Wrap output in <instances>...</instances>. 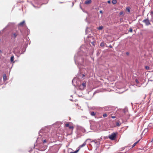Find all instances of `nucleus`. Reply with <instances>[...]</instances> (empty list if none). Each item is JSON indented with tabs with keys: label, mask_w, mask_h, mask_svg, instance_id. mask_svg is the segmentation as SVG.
Returning a JSON list of instances; mask_svg holds the SVG:
<instances>
[{
	"label": "nucleus",
	"mask_w": 153,
	"mask_h": 153,
	"mask_svg": "<svg viewBox=\"0 0 153 153\" xmlns=\"http://www.w3.org/2000/svg\"><path fill=\"white\" fill-rule=\"evenodd\" d=\"M100 46L101 47H103L104 46V44L103 42H102L100 43Z\"/></svg>",
	"instance_id": "2eb2a0df"
},
{
	"label": "nucleus",
	"mask_w": 153,
	"mask_h": 153,
	"mask_svg": "<svg viewBox=\"0 0 153 153\" xmlns=\"http://www.w3.org/2000/svg\"><path fill=\"white\" fill-rule=\"evenodd\" d=\"M117 133H113L111 135L108 136V138L111 140H114L116 137Z\"/></svg>",
	"instance_id": "f257e3e1"
},
{
	"label": "nucleus",
	"mask_w": 153,
	"mask_h": 153,
	"mask_svg": "<svg viewBox=\"0 0 153 153\" xmlns=\"http://www.w3.org/2000/svg\"><path fill=\"white\" fill-rule=\"evenodd\" d=\"M86 82L85 81V82L82 83L81 85H80V87L81 88L82 87V89H84L86 87Z\"/></svg>",
	"instance_id": "39448f33"
},
{
	"label": "nucleus",
	"mask_w": 153,
	"mask_h": 153,
	"mask_svg": "<svg viewBox=\"0 0 153 153\" xmlns=\"http://www.w3.org/2000/svg\"><path fill=\"white\" fill-rule=\"evenodd\" d=\"M111 117L112 118H116V117L115 116H111Z\"/></svg>",
	"instance_id": "b1692460"
},
{
	"label": "nucleus",
	"mask_w": 153,
	"mask_h": 153,
	"mask_svg": "<svg viewBox=\"0 0 153 153\" xmlns=\"http://www.w3.org/2000/svg\"><path fill=\"white\" fill-rule=\"evenodd\" d=\"M135 81H136V83L137 84H138V83H139V81H138V79H136Z\"/></svg>",
	"instance_id": "412c9836"
},
{
	"label": "nucleus",
	"mask_w": 153,
	"mask_h": 153,
	"mask_svg": "<svg viewBox=\"0 0 153 153\" xmlns=\"http://www.w3.org/2000/svg\"><path fill=\"white\" fill-rule=\"evenodd\" d=\"M151 13H152V14L153 13V12H151Z\"/></svg>",
	"instance_id": "c85d7f7f"
},
{
	"label": "nucleus",
	"mask_w": 153,
	"mask_h": 153,
	"mask_svg": "<svg viewBox=\"0 0 153 153\" xmlns=\"http://www.w3.org/2000/svg\"><path fill=\"white\" fill-rule=\"evenodd\" d=\"M25 23V22L24 21H23L22 22H21L19 24V25L20 26H23Z\"/></svg>",
	"instance_id": "6e6552de"
},
{
	"label": "nucleus",
	"mask_w": 153,
	"mask_h": 153,
	"mask_svg": "<svg viewBox=\"0 0 153 153\" xmlns=\"http://www.w3.org/2000/svg\"><path fill=\"white\" fill-rule=\"evenodd\" d=\"M117 2V1H116V0H113L112 1V3L113 4H116Z\"/></svg>",
	"instance_id": "ddd939ff"
},
{
	"label": "nucleus",
	"mask_w": 153,
	"mask_h": 153,
	"mask_svg": "<svg viewBox=\"0 0 153 153\" xmlns=\"http://www.w3.org/2000/svg\"><path fill=\"white\" fill-rule=\"evenodd\" d=\"M143 22L146 25H149L151 24V23L148 19H146L143 20Z\"/></svg>",
	"instance_id": "20e7f679"
},
{
	"label": "nucleus",
	"mask_w": 153,
	"mask_h": 153,
	"mask_svg": "<svg viewBox=\"0 0 153 153\" xmlns=\"http://www.w3.org/2000/svg\"><path fill=\"white\" fill-rule=\"evenodd\" d=\"M108 3H109V4L110 3H111V1H108Z\"/></svg>",
	"instance_id": "a878e982"
},
{
	"label": "nucleus",
	"mask_w": 153,
	"mask_h": 153,
	"mask_svg": "<svg viewBox=\"0 0 153 153\" xmlns=\"http://www.w3.org/2000/svg\"><path fill=\"white\" fill-rule=\"evenodd\" d=\"M92 2L91 0H87L85 1V4H91Z\"/></svg>",
	"instance_id": "423d86ee"
},
{
	"label": "nucleus",
	"mask_w": 153,
	"mask_h": 153,
	"mask_svg": "<svg viewBox=\"0 0 153 153\" xmlns=\"http://www.w3.org/2000/svg\"><path fill=\"white\" fill-rule=\"evenodd\" d=\"M100 13H102V10H101L100 11Z\"/></svg>",
	"instance_id": "bb28decb"
},
{
	"label": "nucleus",
	"mask_w": 153,
	"mask_h": 153,
	"mask_svg": "<svg viewBox=\"0 0 153 153\" xmlns=\"http://www.w3.org/2000/svg\"><path fill=\"white\" fill-rule=\"evenodd\" d=\"M79 150H80L78 148V149L76 150V151H75L74 152H70V153H77L79 151Z\"/></svg>",
	"instance_id": "1a4fd4ad"
},
{
	"label": "nucleus",
	"mask_w": 153,
	"mask_h": 153,
	"mask_svg": "<svg viewBox=\"0 0 153 153\" xmlns=\"http://www.w3.org/2000/svg\"><path fill=\"white\" fill-rule=\"evenodd\" d=\"M152 140H153V138L152 139Z\"/></svg>",
	"instance_id": "2f4dec72"
},
{
	"label": "nucleus",
	"mask_w": 153,
	"mask_h": 153,
	"mask_svg": "<svg viewBox=\"0 0 153 153\" xmlns=\"http://www.w3.org/2000/svg\"><path fill=\"white\" fill-rule=\"evenodd\" d=\"M39 150L41 151V150L40 149H39Z\"/></svg>",
	"instance_id": "7c9ffc66"
},
{
	"label": "nucleus",
	"mask_w": 153,
	"mask_h": 153,
	"mask_svg": "<svg viewBox=\"0 0 153 153\" xmlns=\"http://www.w3.org/2000/svg\"><path fill=\"white\" fill-rule=\"evenodd\" d=\"M145 68L146 70H149L150 69V68L148 66H146L145 67Z\"/></svg>",
	"instance_id": "a211bd4d"
},
{
	"label": "nucleus",
	"mask_w": 153,
	"mask_h": 153,
	"mask_svg": "<svg viewBox=\"0 0 153 153\" xmlns=\"http://www.w3.org/2000/svg\"><path fill=\"white\" fill-rule=\"evenodd\" d=\"M46 142V140H44L43 141V143H45Z\"/></svg>",
	"instance_id": "393cba45"
},
{
	"label": "nucleus",
	"mask_w": 153,
	"mask_h": 153,
	"mask_svg": "<svg viewBox=\"0 0 153 153\" xmlns=\"http://www.w3.org/2000/svg\"><path fill=\"white\" fill-rule=\"evenodd\" d=\"M129 32H132V29L131 28H130L129 30Z\"/></svg>",
	"instance_id": "4be33fe9"
},
{
	"label": "nucleus",
	"mask_w": 153,
	"mask_h": 153,
	"mask_svg": "<svg viewBox=\"0 0 153 153\" xmlns=\"http://www.w3.org/2000/svg\"><path fill=\"white\" fill-rule=\"evenodd\" d=\"M126 54L127 55H128L129 54V53L128 52H126Z\"/></svg>",
	"instance_id": "cd10ccee"
},
{
	"label": "nucleus",
	"mask_w": 153,
	"mask_h": 153,
	"mask_svg": "<svg viewBox=\"0 0 153 153\" xmlns=\"http://www.w3.org/2000/svg\"><path fill=\"white\" fill-rule=\"evenodd\" d=\"M107 114H106V113L104 114H103V117H107Z\"/></svg>",
	"instance_id": "6ab92c4d"
},
{
	"label": "nucleus",
	"mask_w": 153,
	"mask_h": 153,
	"mask_svg": "<svg viewBox=\"0 0 153 153\" xmlns=\"http://www.w3.org/2000/svg\"><path fill=\"white\" fill-rule=\"evenodd\" d=\"M19 35V32L17 31H13L11 34V36L13 38H15Z\"/></svg>",
	"instance_id": "7ed1b4c3"
},
{
	"label": "nucleus",
	"mask_w": 153,
	"mask_h": 153,
	"mask_svg": "<svg viewBox=\"0 0 153 153\" xmlns=\"http://www.w3.org/2000/svg\"><path fill=\"white\" fill-rule=\"evenodd\" d=\"M103 28V27L102 26H100L98 28V29L99 30H102Z\"/></svg>",
	"instance_id": "4468645a"
},
{
	"label": "nucleus",
	"mask_w": 153,
	"mask_h": 153,
	"mask_svg": "<svg viewBox=\"0 0 153 153\" xmlns=\"http://www.w3.org/2000/svg\"><path fill=\"white\" fill-rule=\"evenodd\" d=\"M86 141L84 142V143H83V144L82 145H80L79 146L78 148L80 149L83 146H85L86 145Z\"/></svg>",
	"instance_id": "0eeeda50"
},
{
	"label": "nucleus",
	"mask_w": 153,
	"mask_h": 153,
	"mask_svg": "<svg viewBox=\"0 0 153 153\" xmlns=\"http://www.w3.org/2000/svg\"><path fill=\"white\" fill-rule=\"evenodd\" d=\"M65 126L66 127H68L69 128L71 129L72 132L74 128V127L72 125L70 124L69 122L67 123H66L65 124Z\"/></svg>",
	"instance_id": "f03ea898"
},
{
	"label": "nucleus",
	"mask_w": 153,
	"mask_h": 153,
	"mask_svg": "<svg viewBox=\"0 0 153 153\" xmlns=\"http://www.w3.org/2000/svg\"><path fill=\"white\" fill-rule=\"evenodd\" d=\"M121 124L120 123H119V122H117L116 123V125L117 126H120Z\"/></svg>",
	"instance_id": "9b49d317"
},
{
	"label": "nucleus",
	"mask_w": 153,
	"mask_h": 153,
	"mask_svg": "<svg viewBox=\"0 0 153 153\" xmlns=\"http://www.w3.org/2000/svg\"><path fill=\"white\" fill-rule=\"evenodd\" d=\"M107 107H105V109H106V108H107Z\"/></svg>",
	"instance_id": "c756f323"
},
{
	"label": "nucleus",
	"mask_w": 153,
	"mask_h": 153,
	"mask_svg": "<svg viewBox=\"0 0 153 153\" xmlns=\"http://www.w3.org/2000/svg\"><path fill=\"white\" fill-rule=\"evenodd\" d=\"M139 140L138 141H137L132 146V147H134L139 141Z\"/></svg>",
	"instance_id": "f8f14e48"
},
{
	"label": "nucleus",
	"mask_w": 153,
	"mask_h": 153,
	"mask_svg": "<svg viewBox=\"0 0 153 153\" xmlns=\"http://www.w3.org/2000/svg\"><path fill=\"white\" fill-rule=\"evenodd\" d=\"M14 59V57L13 56H11L10 58V61L11 62H13Z\"/></svg>",
	"instance_id": "9d476101"
},
{
	"label": "nucleus",
	"mask_w": 153,
	"mask_h": 153,
	"mask_svg": "<svg viewBox=\"0 0 153 153\" xmlns=\"http://www.w3.org/2000/svg\"><path fill=\"white\" fill-rule=\"evenodd\" d=\"M91 114L92 116H94L95 115V113L94 112H91Z\"/></svg>",
	"instance_id": "dca6fc26"
},
{
	"label": "nucleus",
	"mask_w": 153,
	"mask_h": 153,
	"mask_svg": "<svg viewBox=\"0 0 153 153\" xmlns=\"http://www.w3.org/2000/svg\"><path fill=\"white\" fill-rule=\"evenodd\" d=\"M123 13V11L120 12V15H122Z\"/></svg>",
	"instance_id": "5701e85b"
},
{
	"label": "nucleus",
	"mask_w": 153,
	"mask_h": 153,
	"mask_svg": "<svg viewBox=\"0 0 153 153\" xmlns=\"http://www.w3.org/2000/svg\"><path fill=\"white\" fill-rule=\"evenodd\" d=\"M3 79L4 80H5L6 79V76L5 75H4V76H3Z\"/></svg>",
	"instance_id": "aec40b11"
},
{
	"label": "nucleus",
	"mask_w": 153,
	"mask_h": 153,
	"mask_svg": "<svg viewBox=\"0 0 153 153\" xmlns=\"http://www.w3.org/2000/svg\"><path fill=\"white\" fill-rule=\"evenodd\" d=\"M126 10H127L128 12H130V8L128 7H127L126 8Z\"/></svg>",
	"instance_id": "f3484780"
}]
</instances>
